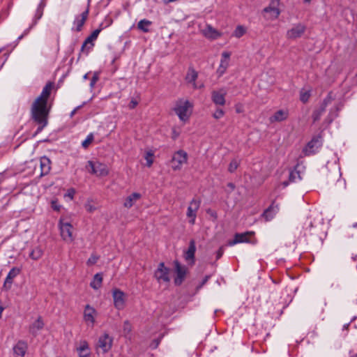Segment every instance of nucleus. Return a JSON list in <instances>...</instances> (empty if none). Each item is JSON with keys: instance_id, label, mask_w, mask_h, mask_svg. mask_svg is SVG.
I'll list each match as a JSON object with an SVG mask.
<instances>
[{"instance_id": "f257e3e1", "label": "nucleus", "mask_w": 357, "mask_h": 357, "mask_svg": "<svg viewBox=\"0 0 357 357\" xmlns=\"http://www.w3.org/2000/svg\"><path fill=\"white\" fill-rule=\"evenodd\" d=\"M52 82H48L43 87L40 96L34 100L31 107V119L38 125L37 132H40L47 126L51 105L48 102L50 93L53 89Z\"/></svg>"}, {"instance_id": "f03ea898", "label": "nucleus", "mask_w": 357, "mask_h": 357, "mask_svg": "<svg viewBox=\"0 0 357 357\" xmlns=\"http://www.w3.org/2000/svg\"><path fill=\"white\" fill-rule=\"evenodd\" d=\"M193 104L184 98L178 99L175 102L174 111L180 121L186 122L192 112Z\"/></svg>"}, {"instance_id": "7ed1b4c3", "label": "nucleus", "mask_w": 357, "mask_h": 357, "mask_svg": "<svg viewBox=\"0 0 357 357\" xmlns=\"http://www.w3.org/2000/svg\"><path fill=\"white\" fill-rule=\"evenodd\" d=\"M255 232L254 231H246L243 233H236L234 235V238L233 240H230L227 242L228 246H234L238 243H251L255 245L257 243V241L255 238H254Z\"/></svg>"}, {"instance_id": "20e7f679", "label": "nucleus", "mask_w": 357, "mask_h": 357, "mask_svg": "<svg viewBox=\"0 0 357 357\" xmlns=\"http://www.w3.org/2000/svg\"><path fill=\"white\" fill-rule=\"evenodd\" d=\"M86 168L89 172L98 176H105L109 174V169L105 164L98 161H88Z\"/></svg>"}, {"instance_id": "39448f33", "label": "nucleus", "mask_w": 357, "mask_h": 357, "mask_svg": "<svg viewBox=\"0 0 357 357\" xmlns=\"http://www.w3.org/2000/svg\"><path fill=\"white\" fill-rule=\"evenodd\" d=\"M307 26L305 24L299 22L293 24L287 31L286 38L289 40H294L301 38L305 33Z\"/></svg>"}, {"instance_id": "423d86ee", "label": "nucleus", "mask_w": 357, "mask_h": 357, "mask_svg": "<svg viewBox=\"0 0 357 357\" xmlns=\"http://www.w3.org/2000/svg\"><path fill=\"white\" fill-rule=\"evenodd\" d=\"M188 153L183 150L176 151L171 160V166L173 170L178 171L182 168V166L187 163Z\"/></svg>"}, {"instance_id": "0eeeda50", "label": "nucleus", "mask_w": 357, "mask_h": 357, "mask_svg": "<svg viewBox=\"0 0 357 357\" xmlns=\"http://www.w3.org/2000/svg\"><path fill=\"white\" fill-rule=\"evenodd\" d=\"M59 227L62 239L67 243L73 242L74 238L73 236V227L72 225L68 222H65L64 219L61 218L59 220Z\"/></svg>"}, {"instance_id": "6e6552de", "label": "nucleus", "mask_w": 357, "mask_h": 357, "mask_svg": "<svg viewBox=\"0 0 357 357\" xmlns=\"http://www.w3.org/2000/svg\"><path fill=\"white\" fill-rule=\"evenodd\" d=\"M323 139L320 135L315 136L307 144L303 151L305 155H314L322 146Z\"/></svg>"}, {"instance_id": "1a4fd4ad", "label": "nucleus", "mask_w": 357, "mask_h": 357, "mask_svg": "<svg viewBox=\"0 0 357 357\" xmlns=\"http://www.w3.org/2000/svg\"><path fill=\"white\" fill-rule=\"evenodd\" d=\"M169 274L170 269L166 267L163 262H160L154 272V277L159 283L169 282L170 281Z\"/></svg>"}, {"instance_id": "9d476101", "label": "nucleus", "mask_w": 357, "mask_h": 357, "mask_svg": "<svg viewBox=\"0 0 357 357\" xmlns=\"http://www.w3.org/2000/svg\"><path fill=\"white\" fill-rule=\"evenodd\" d=\"M334 100L333 96V93L330 92L327 96L323 100V102L320 105L319 108L315 109L312 115V118L314 122L319 121L322 116V114L326 111V107L331 103V102Z\"/></svg>"}, {"instance_id": "9b49d317", "label": "nucleus", "mask_w": 357, "mask_h": 357, "mask_svg": "<svg viewBox=\"0 0 357 357\" xmlns=\"http://www.w3.org/2000/svg\"><path fill=\"white\" fill-rule=\"evenodd\" d=\"M112 298L114 305L117 310H121L124 309L126 306V294L123 291L119 289H114L112 290Z\"/></svg>"}, {"instance_id": "f8f14e48", "label": "nucleus", "mask_w": 357, "mask_h": 357, "mask_svg": "<svg viewBox=\"0 0 357 357\" xmlns=\"http://www.w3.org/2000/svg\"><path fill=\"white\" fill-rule=\"evenodd\" d=\"M90 1L91 0H88L86 9L82 12V14L75 17L73 29H75L77 31H80L82 30V28L89 15Z\"/></svg>"}, {"instance_id": "ddd939ff", "label": "nucleus", "mask_w": 357, "mask_h": 357, "mask_svg": "<svg viewBox=\"0 0 357 357\" xmlns=\"http://www.w3.org/2000/svg\"><path fill=\"white\" fill-rule=\"evenodd\" d=\"M200 200L193 199L190 202V204L188 207L186 215L188 218H190L189 222L191 225H194L195 223L197 212L200 206Z\"/></svg>"}, {"instance_id": "4468645a", "label": "nucleus", "mask_w": 357, "mask_h": 357, "mask_svg": "<svg viewBox=\"0 0 357 357\" xmlns=\"http://www.w3.org/2000/svg\"><path fill=\"white\" fill-rule=\"evenodd\" d=\"M97 311L90 305H86L84 307L83 318L86 324L91 327L94 326Z\"/></svg>"}, {"instance_id": "2eb2a0df", "label": "nucleus", "mask_w": 357, "mask_h": 357, "mask_svg": "<svg viewBox=\"0 0 357 357\" xmlns=\"http://www.w3.org/2000/svg\"><path fill=\"white\" fill-rule=\"evenodd\" d=\"M174 264L176 274V276L174 279V283L176 285H180L185 278L187 273V268L185 266L181 265L177 260L174 261Z\"/></svg>"}, {"instance_id": "dca6fc26", "label": "nucleus", "mask_w": 357, "mask_h": 357, "mask_svg": "<svg viewBox=\"0 0 357 357\" xmlns=\"http://www.w3.org/2000/svg\"><path fill=\"white\" fill-rule=\"evenodd\" d=\"M231 53L229 52H223L221 54L220 65L216 70L218 77L222 76L227 71L229 66Z\"/></svg>"}, {"instance_id": "f3484780", "label": "nucleus", "mask_w": 357, "mask_h": 357, "mask_svg": "<svg viewBox=\"0 0 357 357\" xmlns=\"http://www.w3.org/2000/svg\"><path fill=\"white\" fill-rule=\"evenodd\" d=\"M226 95L227 90L225 88H221L218 90H214L211 92V100L215 105L223 106L226 102Z\"/></svg>"}, {"instance_id": "a211bd4d", "label": "nucleus", "mask_w": 357, "mask_h": 357, "mask_svg": "<svg viewBox=\"0 0 357 357\" xmlns=\"http://www.w3.org/2000/svg\"><path fill=\"white\" fill-rule=\"evenodd\" d=\"M280 0H272L269 5L263 9V12L271 14V19H278L280 15V10L278 8Z\"/></svg>"}, {"instance_id": "6ab92c4d", "label": "nucleus", "mask_w": 357, "mask_h": 357, "mask_svg": "<svg viewBox=\"0 0 357 357\" xmlns=\"http://www.w3.org/2000/svg\"><path fill=\"white\" fill-rule=\"evenodd\" d=\"M197 77V72L193 68H189L185 76V80L192 85L194 89H202L204 86L203 83L196 82Z\"/></svg>"}, {"instance_id": "aec40b11", "label": "nucleus", "mask_w": 357, "mask_h": 357, "mask_svg": "<svg viewBox=\"0 0 357 357\" xmlns=\"http://www.w3.org/2000/svg\"><path fill=\"white\" fill-rule=\"evenodd\" d=\"M112 346V338L107 333L101 335L98 342V348L100 349L102 353H107Z\"/></svg>"}, {"instance_id": "412c9836", "label": "nucleus", "mask_w": 357, "mask_h": 357, "mask_svg": "<svg viewBox=\"0 0 357 357\" xmlns=\"http://www.w3.org/2000/svg\"><path fill=\"white\" fill-rule=\"evenodd\" d=\"M196 252V244L195 240L190 241L188 248L184 252V259L190 264L195 263V255Z\"/></svg>"}, {"instance_id": "4be33fe9", "label": "nucleus", "mask_w": 357, "mask_h": 357, "mask_svg": "<svg viewBox=\"0 0 357 357\" xmlns=\"http://www.w3.org/2000/svg\"><path fill=\"white\" fill-rule=\"evenodd\" d=\"M202 33L206 38L210 40H215L222 36V33L208 24L202 30Z\"/></svg>"}, {"instance_id": "5701e85b", "label": "nucleus", "mask_w": 357, "mask_h": 357, "mask_svg": "<svg viewBox=\"0 0 357 357\" xmlns=\"http://www.w3.org/2000/svg\"><path fill=\"white\" fill-rule=\"evenodd\" d=\"M21 271V269L20 268L13 267L10 269V271L8 272L4 283H3V288L6 289H10L11 287V285L13 284V279L17 276Z\"/></svg>"}, {"instance_id": "b1692460", "label": "nucleus", "mask_w": 357, "mask_h": 357, "mask_svg": "<svg viewBox=\"0 0 357 357\" xmlns=\"http://www.w3.org/2000/svg\"><path fill=\"white\" fill-rule=\"evenodd\" d=\"M27 344L22 340H20L13 347V352L16 357H24L26 350Z\"/></svg>"}, {"instance_id": "393cba45", "label": "nucleus", "mask_w": 357, "mask_h": 357, "mask_svg": "<svg viewBox=\"0 0 357 357\" xmlns=\"http://www.w3.org/2000/svg\"><path fill=\"white\" fill-rule=\"evenodd\" d=\"M40 176H44L45 175H47L51 169V161L50 160L46 157L43 156L40 158Z\"/></svg>"}, {"instance_id": "a878e982", "label": "nucleus", "mask_w": 357, "mask_h": 357, "mask_svg": "<svg viewBox=\"0 0 357 357\" xmlns=\"http://www.w3.org/2000/svg\"><path fill=\"white\" fill-rule=\"evenodd\" d=\"M278 211L279 208L278 205H274V204H272L267 209L264 211L262 215L266 221H270L275 217Z\"/></svg>"}, {"instance_id": "bb28decb", "label": "nucleus", "mask_w": 357, "mask_h": 357, "mask_svg": "<svg viewBox=\"0 0 357 357\" xmlns=\"http://www.w3.org/2000/svg\"><path fill=\"white\" fill-rule=\"evenodd\" d=\"M288 114L289 113L287 110L280 109L277 111L273 116H271L269 120L271 123L282 121L287 119Z\"/></svg>"}, {"instance_id": "cd10ccee", "label": "nucleus", "mask_w": 357, "mask_h": 357, "mask_svg": "<svg viewBox=\"0 0 357 357\" xmlns=\"http://www.w3.org/2000/svg\"><path fill=\"white\" fill-rule=\"evenodd\" d=\"M46 6V3L44 0H41L40 2L38 3V7L36 10L35 15L33 19V26H36L38 23V20H40V18L43 17V10Z\"/></svg>"}, {"instance_id": "c85d7f7f", "label": "nucleus", "mask_w": 357, "mask_h": 357, "mask_svg": "<svg viewBox=\"0 0 357 357\" xmlns=\"http://www.w3.org/2000/svg\"><path fill=\"white\" fill-rule=\"evenodd\" d=\"M44 326V323L41 319V317H38L30 326H29V333H31L33 336H36L40 330H41Z\"/></svg>"}, {"instance_id": "c756f323", "label": "nucleus", "mask_w": 357, "mask_h": 357, "mask_svg": "<svg viewBox=\"0 0 357 357\" xmlns=\"http://www.w3.org/2000/svg\"><path fill=\"white\" fill-rule=\"evenodd\" d=\"M141 197L142 195L140 193L133 192L126 199L123 206L128 208H131L134 205L135 202L139 200Z\"/></svg>"}, {"instance_id": "7c9ffc66", "label": "nucleus", "mask_w": 357, "mask_h": 357, "mask_svg": "<svg viewBox=\"0 0 357 357\" xmlns=\"http://www.w3.org/2000/svg\"><path fill=\"white\" fill-rule=\"evenodd\" d=\"M79 357H89L90 356V349L86 342L84 341L77 349Z\"/></svg>"}, {"instance_id": "2f4dec72", "label": "nucleus", "mask_w": 357, "mask_h": 357, "mask_svg": "<svg viewBox=\"0 0 357 357\" xmlns=\"http://www.w3.org/2000/svg\"><path fill=\"white\" fill-rule=\"evenodd\" d=\"M102 273H98L95 274L93 280L90 282V287L95 290H98L102 285Z\"/></svg>"}, {"instance_id": "473e14b6", "label": "nucleus", "mask_w": 357, "mask_h": 357, "mask_svg": "<svg viewBox=\"0 0 357 357\" xmlns=\"http://www.w3.org/2000/svg\"><path fill=\"white\" fill-rule=\"evenodd\" d=\"M342 105L341 104H337L330 110L327 116L328 123H331L337 116V112L342 109Z\"/></svg>"}, {"instance_id": "72a5a7b5", "label": "nucleus", "mask_w": 357, "mask_h": 357, "mask_svg": "<svg viewBox=\"0 0 357 357\" xmlns=\"http://www.w3.org/2000/svg\"><path fill=\"white\" fill-rule=\"evenodd\" d=\"M151 24L152 22L151 21L146 19H143L138 22L137 28L144 33H148L150 31L149 27Z\"/></svg>"}, {"instance_id": "f704fd0d", "label": "nucleus", "mask_w": 357, "mask_h": 357, "mask_svg": "<svg viewBox=\"0 0 357 357\" xmlns=\"http://www.w3.org/2000/svg\"><path fill=\"white\" fill-rule=\"evenodd\" d=\"M43 255V250L40 246L34 248L29 254V257L33 260H38Z\"/></svg>"}, {"instance_id": "c9c22d12", "label": "nucleus", "mask_w": 357, "mask_h": 357, "mask_svg": "<svg viewBox=\"0 0 357 357\" xmlns=\"http://www.w3.org/2000/svg\"><path fill=\"white\" fill-rule=\"evenodd\" d=\"M144 158L146 160V166L151 167L154 162V151L153 150L146 151Z\"/></svg>"}, {"instance_id": "e433bc0d", "label": "nucleus", "mask_w": 357, "mask_h": 357, "mask_svg": "<svg viewBox=\"0 0 357 357\" xmlns=\"http://www.w3.org/2000/svg\"><path fill=\"white\" fill-rule=\"evenodd\" d=\"M247 31V29L243 25H238L234 29L232 36L236 38H241Z\"/></svg>"}, {"instance_id": "4c0bfd02", "label": "nucleus", "mask_w": 357, "mask_h": 357, "mask_svg": "<svg viewBox=\"0 0 357 357\" xmlns=\"http://www.w3.org/2000/svg\"><path fill=\"white\" fill-rule=\"evenodd\" d=\"M342 174L340 172V168L337 167V169L335 170L334 175H332V174H330L328 176V182H333L335 181H337V182H340V178H341Z\"/></svg>"}, {"instance_id": "58836bf2", "label": "nucleus", "mask_w": 357, "mask_h": 357, "mask_svg": "<svg viewBox=\"0 0 357 357\" xmlns=\"http://www.w3.org/2000/svg\"><path fill=\"white\" fill-rule=\"evenodd\" d=\"M100 32V29L94 30L90 36H89L85 40H86V43H94V41L97 39L99 33Z\"/></svg>"}, {"instance_id": "ea45409f", "label": "nucleus", "mask_w": 357, "mask_h": 357, "mask_svg": "<svg viewBox=\"0 0 357 357\" xmlns=\"http://www.w3.org/2000/svg\"><path fill=\"white\" fill-rule=\"evenodd\" d=\"M93 199H88L84 204V208L86 211L93 213L96 210V206L93 204Z\"/></svg>"}, {"instance_id": "a19ab883", "label": "nucleus", "mask_w": 357, "mask_h": 357, "mask_svg": "<svg viewBox=\"0 0 357 357\" xmlns=\"http://www.w3.org/2000/svg\"><path fill=\"white\" fill-rule=\"evenodd\" d=\"M94 43H88L85 40L82 45L81 50L86 54L93 49Z\"/></svg>"}, {"instance_id": "79ce46f5", "label": "nucleus", "mask_w": 357, "mask_h": 357, "mask_svg": "<svg viewBox=\"0 0 357 357\" xmlns=\"http://www.w3.org/2000/svg\"><path fill=\"white\" fill-rule=\"evenodd\" d=\"M311 96V91H301L300 93V100L303 102H307Z\"/></svg>"}, {"instance_id": "37998d69", "label": "nucleus", "mask_w": 357, "mask_h": 357, "mask_svg": "<svg viewBox=\"0 0 357 357\" xmlns=\"http://www.w3.org/2000/svg\"><path fill=\"white\" fill-rule=\"evenodd\" d=\"M93 133H89L86 139L82 142V146L83 148L86 149L89 146V144L93 142Z\"/></svg>"}, {"instance_id": "c03bdc74", "label": "nucleus", "mask_w": 357, "mask_h": 357, "mask_svg": "<svg viewBox=\"0 0 357 357\" xmlns=\"http://www.w3.org/2000/svg\"><path fill=\"white\" fill-rule=\"evenodd\" d=\"M239 163L237 159H233L229 163L228 171L231 173L234 172L238 168Z\"/></svg>"}, {"instance_id": "a18cd8bd", "label": "nucleus", "mask_w": 357, "mask_h": 357, "mask_svg": "<svg viewBox=\"0 0 357 357\" xmlns=\"http://www.w3.org/2000/svg\"><path fill=\"white\" fill-rule=\"evenodd\" d=\"M100 257L96 254H92L91 255V257L88 259L87 261H86V264L88 266H92L95 264H96V262L98 261V260L99 259Z\"/></svg>"}, {"instance_id": "49530a36", "label": "nucleus", "mask_w": 357, "mask_h": 357, "mask_svg": "<svg viewBox=\"0 0 357 357\" xmlns=\"http://www.w3.org/2000/svg\"><path fill=\"white\" fill-rule=\"evenodd\" d=\"M132 331V326L128 321H125L123 323V332L126 334H128Z\"/></svg>"}, {"instance_id": "de8ad7c7", "label": "nucleus", "mask_w": 357, "mask_h": 357, "mask_svg": "<svg viewBox=\"0 0 357 357\" xmlns=\"http://www.w3.org/2000/svg\"><path fill=\"white\" fill-rule=\"evenodd\" d=\"M225 114V112L222 109H217L215 112L213 114V116L216 119H219L222 118Z\"/></svg>"}, {"instance_id": "09e8293b", "label": "nucleus", "mask_w": 357, "mask_h": 357, "mask_svg": "<svg viewBox=\"0 0 357 357\" xmlns=\"http://www.w3.org/2000/svg\"><path fill=\"white\" fill-rule=\"evenodd\" d=\"M99 77L98 74L97 73H94L91 81H90V88L93 89L96 84L97 81L98 80Z\"/></svg>"}, {"instance_id": "8fccbe9b", "label": "nucleus", "mask_w": 357, "mask_h": 357, "mask_svg": "<svg viewBox=\"0 0 357 357\" xmlns=\"http://www.w3.org/2000/svg\"><path fill=\"white\" fill-rule=\"evenodd\" d=\"M75 194V189L70 188L68 190L67 192L65 194V197H68L70 200H72L74 198Z\"/></svg>"}, {"instance_id": "3c124183", "label": "nucleus", "mask_w": 357, "mask_h": 357, "mask_svg": "<svg viewBox=\"0 0 357 357\" xmlns=\"http://www.w3.org/2000/svg\"><path fill=\"white\" fill-rule=\"evenodd\" d=\"M51 206L53 208V210L56 211H59L61 207V206L58 203L56 200H52L51 202Z\"/></svg>"}, {"instance_id": "603ef678", "label": "nucleus", "mask_w": 357, "mask_h": 357, "mask_svg": "<svg viewBox=\"0 0 357 357\" xmlns=\"http://www.w3.org/2000/svg\"><path fill=\"white\" fill-rule=\"evenodd\" d=\"M139 103V101L136 98H132L128 105V107L130 109H132L134 108H135V107L138 105Z\"/></svg>"}, {"instance_id": "864d4df0", "label": "nucleus", "mask_w": 357, "mask_h": 357, "mask_svg": "<svg viewBox=\"0 0 357 357\" xmlns=\"http://www.w3.org/2000/svg\"><path fill=\"white\" fill-rule=\"evenodd\" d=\"M298 176V177H300L298 175V173L295 171H291L289 174V180L291 182L296 181V177Z\"/></svg>"}, {"instance_id": "5fc2aeb1", "label": "nucleus", "mask_w": 357, "mask_h": 357, "mask_svg": "<svg viewBox=\"0 0 357 357\" xmlns=\"http://www.w3.org/2000/svg\"><path fill=\"white\" fill-rule=\"evenodd\" d=\"M225 251L224 247L221 246L218 250L216 252V259H219L223 255Z\"/></svg>"}, {"instance_id": "6e6d98bb", "label": "nucleus", "mask_w": 357, "mask_h": 357, "mask_svg": "<svg viewBox=\"0 0 357 357\" xmlns=\"http://www.w3.org/2000/svg\"><path fill=\"white\" fill-rule=\"evenodd\" d=\"M208 279H209V276H208V275L205 276V278L203 279V280H202V283H201V284H200V285L198 287V288H201V287H202V286H203V285H204V284L207 282V281H208Z\"/></svg>"}, {"instance_id": "4d7b16f0", "label": "nucleus", "mask_w": 357, "mask_h": 357, "mask_svg": "<svg viewBox=\"0 0 357 357\" xmlns=\"http://www.w3.org/2000/svg\"><path fill=\"white\" fill-rule=\"evenodd\" d=\"M33 26H33V23H32V24H31V25L29 28L26 29L24 31L23 34L24 35V36H26V35L29 33V32L30 31V30H31Z\"/></svg>"}, {"instance_id": "13d9d810", "label": "nucleus", "mask_w": 357, "mask_h": 357, "mask_svg": "<svg viewBox=\"0 0 357 357\" xmlns=\"http://www.w3.org/2000/svg\"><path fill=\"white\" fill-rule=\"evenodd\" d=\"M305 226L307 228H311L313 227V223L312 221H310L309 222H305Z\"/></svg>"}, {"instance_id": "bf43d9fd", "label": "nucleus", "mask_w": 357, "mask_h": 357, "mask_svg": "<svg viewBox=\"0 0 357 357\" xmlns=\"http://www.w3.org/2000/svg\"><path fill=\"white\" fill-rule=\"evenodd\" d=\"M4 308L0 305V319L1 318V314L3 311Z\"/></svg>"}, {"instance_id": "052dcab7", "label": "nucleus", "mask_w": 357, "mask_h": 357, "mask_svg": "<svg viewBox=\"0 0 357 357\" xmlns=\"http://www.w3.org/2000/svg\"><path fill=\"white\" fill-rule=\"evenodd\" d=\"M24 37V35L22 33V35H20V36L17 38V41H20V40H22Z\"/></svg>"}, {"instance_id": "680f3d73", "label": "nucleus", "mask_w": 357, "mask_h": 357, "mask_svg": "<svg viewBox=\"0 0 357 357\" xmlns=\"http://www.w3.org/2000/svg\"><path fill=\"white\" fill-rule=\"evenodd\" d=\"M89 78V73H86L84 76H83V79L86 80Z\"/></svg>"}, {"instance_id": "e2e57ef3", "label": "nucleus", "mask_w": 357, "mask_h": 357, "mask_svg": "<svg viewBox=\"0 0 357 357\" xmlns=\"http://www.w3.org/2000/svg\"><path fill=\"white\" fill-rule=\"evenodd\" d=\"M288 184H289V183H288V182H287V181H284V182L283 183V185H284V187L287 186V185H288Z\"/></svg>"}, {"instance_id": "0e129e2a", "label": "nucleus", "mask_w": 357, "mask_h": 357, "mask_svg": "<svg viewBox=\"0 0 357 357\" xmlns=\"http://www.w3.org/2000/svg\"><path fill=\"white\" fill-rule=\"evenodd\" d=\"M352 227H353L354 228H357V222H356V223L353 224Z\"/></svg>"}, {"instance_id": "69168bd1", "label": "nucleus", "mask_w": 357, "mask_h": 357, "mask_svg": "<svg viewBox=\"0 0 357 357\" xmlns=\"http://www.w3.org/2000/svg\"><path fill=\"white\" fill-rule=\"evenodd\" d=\"M310 1H311V0H304L305 3H310Z\"/></svg>"}, {"instance_id": "338daca9", "label": "nucleus", "mask_w": 357, "mask_h": 357, "mask_svg": "<svg viewBox=\"0 0 357 357\" xmlns=\"http://www.w3.org/2000/svg\"><path fill=\"white\" fill-rule=\"evenodd\" d=\"M75 112V110H73L72 112H71V115H73Z\"/></svg>"}, {"instance_id": "774afa93", "label": "nucleus", "mask_w": 357, "mask_h": 357, "mask_svg": "<svg viewBox=\"0 0 357 357\" xmlns=\"http://www.w3.org/2000/svg\"><path fill=\"white\" fill-rule=\"evenodd\" d=\"M229 185L231 188H234V185H233V184H231V183H230Z\"/></svg>"}]
</instances>
